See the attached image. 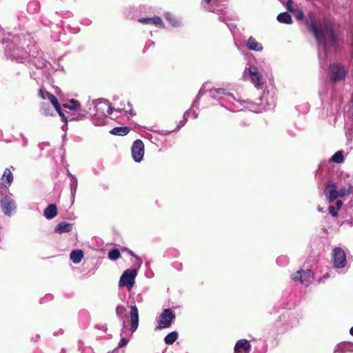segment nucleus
<instances>
[{
  "label": "nucleus",
  "instance_id": "12",
  "mask_svg": "<svg viewBox=\"0 0 353 353\" xmlns=\"http://www.w3.org/2000/svg\"><path fill=\"white\" fill-rule=\"evenodd\" d=\"M1 205L4 214L9 216L11 215V211L16 207L14 200L9 196H5L1 199Z\"/></svg>",
  "mask_w": 353,
  "mask_h": 353
},
{
  "label": "nucleus",
  "instance_id": "21",
  "mask_svg": "<svg viewBox=\"0 0 353 353\" xmlns=\"http://www.w3.org/2000/svg\"><path fill=\"white\" fill-rule=\"evenodd\" d=\"M276 19L280 23H285V24L292 23V17L287 12H281V13L279 14Z\"/></svg>",
  "mask_w": 353,
  "mask_h": 353
},
{
  "label": "nucleus",
  "instance_id": "54",
  "mask_svg": "<svg viewBox=\"0 0 353 353\" xmlns=\"http://www.w3.org/2000/svg\"><path fill=\"white\" fill-rule=\"evenodd\" d=\"M125 329V321H123V330H122V332H123V330Z\"/></svg>",
  "mask_w": 353,
  "mask_h": 353
},
{
  "label": "nucleus",
  "instance_id": "3",
  "mask_svg": "<svg viewBox=\"0 0 353 353\" xmlns=\"http://www.w3.org/2000/svg\"><path fill=\"white\" fill-rule=\"evenodd\" d=\"M137 275L136 269H128L122 274L119 285L120 287H126L128 290H130L135 282V278Z\"/></svg>",
  "mask_w": 353,
  "mask_h": 353
},
{
  "label": "nucleus",
  "instance_id": "22",
  "mask_svg": "<svg viewBox=\"0 0 353 353\" xmlns=\"http://www.w3.org/2000/svg\"><path fill=\"white\" fill-rule=\"evenodd\" d=\"M130 129L128 127H115L110 130V133L118 136H124L128 134Z\"/></svg>",
  "mask_w": 353,
  "mask_h": 353
},
{
  "label": "nucleus",
  "instance_id": "9",
  "mask_svg": "<svg viewBox=\"0 0 353 353\" xmlns=\"http://www.w3.org/2000/svg\"><path fill=\"white\" fill-rule=\"evenodd\" d=\"M331 79L333 81H338L343 79L347 71L343 65L339 63H333L330 66Z\"/></svg>",
  "mask_w": 353,
  "mask_h": 353
},
{
  "label": "nucleus",
  "instance_id": "48",
  "mask_svg": "<svg viewBox=\"0 0 353 353\" xmlns=\"http://www.w3.org/2000/svg\"><path fill=\"white\" fill-rule=\"evenodd\" d=\"M31 6H37V2H31L28 4V9L30 8Z\"/></svg>",
  "mask_w": 353,
  "mask_h": 353
},
{
  "label": "nucleus",
  "instance_id": "14",
  "mask_svg": "<svg viewBox=\"0 0 353 353\" xmlns=\"http://www.w3.org/2000/svg\"><path fill=\"white\" fill-rule=\"evenodd\" d=\"M131 330L135 332L139 325V312L136 305L130 306Z\"/></svg>",
  "mask_w": 353,
  "mask_h": 353
},
{
  "label": "nucleus",
  "instance_id": "53",
  "mask_svg": "<svg viewBox=\"0 0 353 353\" xmlns=\"http://www.w3.org/2000/svg\"><path fill=\"white\" fill-rule=\"evenodd\" d=\"M219 19H220V20H221V21H224V22H225V18H224V17H221Z\"/></svg>",
  "mask_w": 353,
  "mask_h": 353
},
{
  "label": "nucleus",
  "instance_id": "49",
  "mask_svg": "<svg viewBox=\"0 0 353 353\" xmlns=\"http://www.w3.org/2000/svg\"><path fill=\"white\" fill-rule=\"evenodd\" d=\"M228 27L229 28V29L232 31V30L233 28H236V26L234 25L233 23H231V24H227Z\"/></svg>",
  "mask_w": 353,
  "mask_h": 353
},
{
  "label": "nucleus",
  "instance_id": "52",
  "mask_svg": "<svg viewBox=\"0 0 353 353\" xmlns=\"http://www.w3.org/2000/svg\"><path fill=\"white\" fill-rule=\"evenodd\" d=\"M350 334L353 336V326L350 330Z\"/></svg>",
  "mask_w": 353,
  "mask_h": 353
},
{
  "label": "nucleus",
  "instance_id": "37",
  "mask_svg": "<svg viewBox=\"0 0 353 353\" xmlns=\"http://www.w3.org/2000/svg\"><path fill=\"white\" fill-rule=\"evenodd\" d=\"M152 24L159 26V27H163V22L161 17H154L152 18Z\"/></svg>",
  "mask_w": 353,
  "mask_h": 353
},
{
  "label": "nucleus",
  "instance_id": "23",
  "mask_svg": "<svg viewBox=\"0 0 353 353\" xmlns=\"http://www.w3.org/2000/svg\"><path fill=\"white\" fill-rule=\"evenodd\" d=\"M2 179L6 180L7 185H5L6 187L10 186L13 181V175L12 173L9 168H6L3 172L2 176Z\"/></svg>",
  "mask_w": 353,
  "mask_h": 353
},
{
  "label": "nucleus",
  "instance_id": "43",
  "mask_svg": "<svg viewBox=\"0 0 353 353\" xmlns=\"http://www.w3.org/2000/svg\"><path fill=\"white\" fill-rule=\"evenodd\" d=\"M87 114H88V112L86 111H84L83 113H79L77 116L72 117L70 119V120H75V119L80 120V119L85 117Z\"/></svg>",
  "mask_w": 353,
  "mask_h": 353
},
{
  "label": "nucleus",
  "instance_id": "11",
  "mask_svg": "<svg viewBox=\"0 0 353 353\" xmlns=\"http://www.w3.org/2000/svg\"><path fill=\"white\" fill-rule=\"evenodd\" d=\"M324 194L329 203L333 202L339 197L337 186L333 181H329L324 190Z\"/></svg>",
  "mask_w": 353,
  "mask_h": 353
},
{
  "label": "nucleus",
  "instance_id": "38",
  "mask_svg": "<svg viewBox=\"0 0 353 353\" xmlns=\"http://www.w3.org/2000/svg\"><path fill=\"white\" fill-rule=\"evenodd\" d=\"M191 109L189 110H187L184 114H183V120L180 121V124L178 125V128H180L181 126H183L185 125V123H186L187 120H188V116L190 115V112H191Z\"/></svg>",
  "mask_w": 353,
  "mask_h": 353
},
{
  "label": "nucleus",
  "instance_id": "10",
  "mask_svg": "<svg viewBox=\"0 0 353 353\" xmlns=\"http://www.w3.org/2000/svg\"><path fill=\"white\" fill-rule=\"evenodd\" d=\"M132 156L134 161L140 162L142 161L144 154V145L141 140H136L132 147Z\"/></svg>",
  "mask_w": 353,
  "mask_h": 353
},
{
  "label": "nucleus",
  "instance_id": "13",
  "mask_svg": "<svg viewBox=\"0 0 353 353\" xmlns=\"http://www.w3.org/2000/svg\"><path fill=\"white\" fill-rule=\"evenodd\" d=\"M251 346L246 339L239 340L234 346V353H249Z\"/></svg>",
  "mask_w": 353,
  "mask_h": 353
},
{
  "label": "nucleus",
  "instance_id": "4",
  "mask_svg": "<svg viewBox=\"0 0 353 353\" xmlns=\"http://www.w3.org/2000/svg\"><path fill=\"white\" fill-rule=\"evenodd\" d=\"M243 78L249 79L256 88H261L263 84V78L259 72L257 68L254 66L246 68L243 72Z\"/></svg>",
  "mask_w": 353,
  "mask_h": 353
},
{
  "label": "nucleus",
  "instance_id": "1",
  "mask_svg": "<svg viewBox=\"0 0 353 353\" xmlns=\"http://www.w3.org/2000/svg\"><path fill=\"white\" fill-rule=\"evenodd\" d=\"M309 28L318 42L320 64L323 67L322 59L327 57L331 48H336L337 39L333 28L325 23H316L312 21L309 23Z\"/></svg>",
  "mask_w": 353,
  "mask_h": 353
},
{
  "label": "nucleus",
  "instance_id": "41",
  "mask_svg": "<svg viewBox=\"0 0 353 353\" xmlns=\"http://www.w3.org/2000/svg\"><path fill=\"white\" fill-rule=\"evenodd\" d=\"M205 92L204 90H203V88H202L199 94H197L196 97V99L194 101L192 105V108H194L195 107L196 105H197V103H198V101L199 99V98L203 94V93Z\"/></svg>",
  "mask_w": 353,
  "mask_h": 353
},
{
  "label": "nucleus",
  "instance_id": "45",
  "mask_svg": "<svg viewBox=\"0 0 353 353\" xmlns=\"http://www.w3.org/2000/svg\"><path fill=\"white\" fill-rule=\"evenodd\" d=\"M129 252V254H130V255H132V256H134V257L136 258V260H137V262H136V263H137L138 264V265L140 267V266L141 265V264H142V261H141V259L139 257H138L137 256H135L134 253L132 251L129 250V252Z\"/></svg>",
  "mask_w": 353,
  "mask_h": 353
},
{
  "label": "nucleus",
  "instance_id": "33",
  "mask_svg": "<svg viewBox=\"0 0 353 353\" xmlns=\"http://www.w3.org/2000/svg\"><path fill=\"white\" fill-rule=\"evenodd\" d=\"M63 107L68 108L70 110H77L78 108L79 107V103L74 99H72L70 101V104L65 103V104H63Z\"/></svg>",
  "mask_w": 353,
  "mask_h": 353
},
{
  "label": "nucleus",
  "instance_id": "5",
  "mask_svg": "<svg viewBox=\"0 0 353 353\" xmlns=\"http://www.w3.org/2000/svg\"><path fill=\"white\" fill-rule=\"evenodd\" d=\"M175 319L174 313L170 308L163 310L157 321V329H164L169 327Z\"/></svg>",
  "mask_w": 353,
  "mask_h": 353
},
{
  "label": "nucleus",
  "instance_id": "47",
  "mask_svg": "<svg viewBox=\"0 0 353 353\" xmlns=\"http://www.w3.org/2000/svg\"><path fill=\"white\" fill-rule=\"evenodd\" d=\"M334 353H344L343 350L341 347L337 346L334 352Z\"/></svg>",
  "mask_w": 353,
  "mask_h": 353
},
{
  "label": "nucleus",
  "instance_id": "50",
  "mask_svg": "<svg viewBox=\"0 0 353 353\" xmlns=\"http://www.w3.org/2000/svg\"><path fill=\"white\" fill-rule=\"evenodd\" d=\"M292 0H288V8H291V7L290 6V4H292Z\"/></svg>",
  "mask_w": 353,
  "mask_h": 353
},
{
  "label": "nucleus",
  "instance_id": "34",
  "mask_svg": "<svg viewBox=\"0 0 353 353\" xmlns=\"http://www.w3.org/2000/svg\"><path fill=\"white\" fill-rule=\"evenodd\" d=\"M288 10L290 12H296V18L297 20H302L304 18V13L301 9H293L292 8H288Z\"/></svg>",
  "mask_w": 353,
  "mask_h": 353
},
{
  "label": "nucleus",
  "instance_id": "6",
  "mask_svg": "<svg viewBox=\"0 0 353 353\" xmlns=\"http://www.w3.org/2000/svg\"><path fill=\"white\" fill-rule=\"evenodd\" d=\"M291 279L294 282H299L301 284L307 286L314 280V273L311 270H299L292 275Z\"/></svg>",
  "mask_w": 353,
  "mask_h": 353
},
{
  "label": "nucleus",
  "instance_id": "29",
  "mask_svg": "<svg viewBox=\"0 0 353 353\" xmlns=\"http://www.w3.org/2000/svg\"><path fill=\"white\" fill-rule=\"evenodd\" d=\"M32 62L34 63V65L37 68H43L46 66L47 65V61L45 60L43 58H34L33 60H32Z\"/></svg>",
  "mask_w": 353,
  "mask_h": 353
},
{
  "label": "nucleus",
  "instance_id": "26",
  "mask_svg": "<svg viewBox=\"0 0 353 353\" xmlns=\"http://www.w3.org/2000/svg\"><path fill=\"white\" fill-rule=\"evenodd\" d=\"M353 187L351 184H349L347 188L341 187L338 190L339 197H344L346 195L350 194L352 192Z\"/></svg>",
  "mask_w": 353,
  "mask_h": 353
},
{
  "label": "nucleus",
  "instance_id": "28",
  "mask_svg": "<svg viewBox=\"0 0 353 353\" xmlns=\"http://www.w3.org/2000/svg\"><path fill=\"white\" fill-rule=\"evenodd\" d=\"M106 117H102L94 114L92 117V122L95 125H103L105 123Z\"/></svg>",
  "mask_w": 353,
  "mask_h": 353
},
{
  "label": "nucleus",
  "instance_id": "19",
  "mask_svg": "<svg viewBox=\"0 0 353 353\" xmlns=\"http://www.w3.org/2000/svg\"><path fill=\"white\" fill-rule=\"evenodd\" d=\"M68 176L70 177V191H71V196L72 201L74 199L75 194L77 190L78 181L77 177L70 173H68Z\"/></svg>",
  "mask_w": 353,
  "mask_h": 353
},
{
  "label": "nucleus",
  "instance_id": "42",
  "mask_svg": "<svg viewBox=\"0 0 353 353\" xmlns=\"http://www.w3.org/2000/svg\"><path fill=\"white\" fill-rule=\"evenodd\" d=\"M128 341H129V339H126L125 337L122 336L120 339L118 346L119 347H123L128 344Z\"/></svg>",
  "mask_w": 353,
  "mask_h": 353
},
{
  "label": "nucleus",
  "instance_id": "27",
  "mask_svg": "<svg viewBox=\"0 0 353 353\" xmlns=\"http://www.w3.org/2000/svg\"><path fill=\"white\" fill-rule=\"evenodd\" d=\"M343 152L342 150L337 151L331 158V161L336 163H341L343 161Z\"/></svg>",
  "mask_w": 353,
  "mask_h": 353
},
{
  "label": "nucleus",
  "instance_id": "35",
  "mask_svg": "<svg viewBox=\"0 0 353 353\" xmlns=\"http://www.w3.org/2000/svg\"><path fill=\"white\" fill-rule=\"evenodd\" d=\"M164 16L172 26H177L179 25V23L170 13L166 12Z\"/></svg>",
  "mask_w": 353,
  "mask_h": 353
},
{
  "label": "nucleus",
  "instance_id": "17",
  "mask_svg": "<svg viewBox=\"0 0 353 353\" xmlns=\"http://www.w3.org/2000/svg\"><path fill=\"white\" fill-rule=\"evenodd\" d=\"M57 214V206L54 204L49 205L44 210L43 215L47 219H52Z\"/></svg>",
  "mask_w": 353,
  "mask_h": 353
},
{
  "label": "nucleus",
  "instance_id": "46",
  "mask_svg": "<svg viewBox=\"0 0 353 353\" xmlns=\"http://www.w3.org/2000/svg\"><path fill=\"white\" fill-rule=\"evenodd\" d=\"M342 205H343V202L341 200L336 201V205H335L336 209L339 210V209H341Z\"/></svg>",
  "mask_w": 353,
  "mask_h": 353
},
{
  "label": "nucleus",
  "instance_id": "16",
  "mask_svg": "<svg viewBox=\"0 0 353 353\" xmlns=\"http://www.w3.org/2000/svg\"><path fill=\"white\" fill-rule=\"evenodd\" d=\"M48 99L51 102L52 105L54 106L57 112L59 113V116L61 117L65 121H67L68 119L65 117L64 114L63 113L57 99L52 94L51 95H50Z\"/></svg>",
  "mask_w": 353,
  "mask_h": 353
},
{
  "label": "nucleus",
  "instance_id": "25",
  "mask_svg": "<svg viewBox=\"0 0 353 353\" xmlns=\"http://www.w3.org/2000/svg\"><path fill=\"white\" fill-rule=\"evenodd\" d=\"M178 333L176 332H172L165 336L164 342L167 345H172L176 341Z\"/></svg>",
  "mask_w": 353,
  "mask_h": 353
},
{
  "label": "nucleus",
  "instance_id": "24",
  "mask_svg": "<svg viewBox=\"0 0 353 353\" xmlns=\"http://www.w3.org/2000/svg\"><path fill=\"white\" fill-rule=\"evenodd\" d=\"M210 96L212 99H216V95L218 94H225V95H232L230 93H227L226 90L223 88H214L210 89L209 90Z\"/></svg>",
  "mask_w": 353,
  "mask_h": 353
},
{
  "label": "nucleus",
  "instance_id": "44",
  "mask_svg": "<svg viewBox=\"0 0 353 353\" xmlns=\"http://www.w3.org/2000/svg\"><path fill=\"white\" fill-rule=\"evenodd\" d=\"M139 22L144 24H150L152 23V18L145 17L139 19Z\"/></svg>",
  "mask_w": 353,
  "mask_h": 353
},
{
  "label": "nucleus",
  "instance_id": "40",
  "mask_svg": "<svg viewBox=\"0 0 353 353\" xmlns=\"http://www.w3.org/2000/svg\"><path fill=\"white\" fill-rule=\"evenodd\" d=\"M52 94L47 92V91H45V90H39V95L41 98H42L43 99H48L50 97V95H51Z\"/></svg>",
  "mask_w": 353,
  "mask_h": 353
},
{
  "label": "nucleus",
  "instance_id": "32",
  "mask_svg": "<svg viewBox=\"0 0 353 353\" xmlns=\"http://www.w3.org/2000/svg\"><path fill=\"white\" fill-rule=\"evenodd\" d=\"M41 112L44 116L52 115V112L50 105L46 103L42 104Z\"/></svg>",
  "mask_w": 353,
  "mask_h": 353
},
{
  "label": "nucleus",
  "instance_id": "55",
  "mask_svg": "<svg viewBox=\"0 0 353 353\" xmlns=\"http://www.w3.org/2000/svg\"><path fill=\"white\" fill-rule=\"evenodd\" d=\"M318 210L319 212H323V208H321V207H319Z\"/></svg>",
  "mask_w": 353,
  "mask_h": 353
},
{
  "label": "nucleus",
  "instance_id": "20",
  "mask_svg": "<svg viewBox=\"0 0 353 353\" xmlns=\"http://www.w3.org/2000/svg\"><path fill=\"white\" fill-rule=\"evenodd\" d=\"M70 257L74 263H79L83 257V252L81 250H72L70 252Z\"/></svg>",
  "mask_w": 353,
  "mask_h": 353
},
{
  "label": "nucleus",
  "instance_id": "18",
  "mask_svg": "<svg viewBox=\"0 0 353 353\" xmlns=\"http://www.w3.org/2000/svg\"><path fill=\"white\" fill-rule=\"evenodd\" d=\"M72 230V224L67 222L59 223L54 229L56 232L59 234L69 232Z\"/></svg>",
  "mask_w": 353,
  "mask_h": 353
},
{
  "label": "nucleus",
  "instance_id": "15",
  "mask_svg": "<svg viewBox=\"0 0 353 353\" xmlns=\"http://www.w3.org/2000/svg\"><path fill=\"white\" fill-rule=\"evenodd\" d=\"M247 48L250 50L261 52L263 50L262 45L256 41L253 37H250L246 43Z\"/></svg>",
  "mask_w": 353,
  "mask_h": 353
},
{
  "label": "nucleus",
  "instance_id": "30",
  "mask_svg": "<svg viewBox=\"0 0 353 353\" xmlns=\"http://www.w3.org/2000/svg\"><path fill=\"white\" fill-rule=\"evenodd\" d=\"M125 307L123 305H118L116 308L117 316L121 319H123L124 318H125Z\"/></svg>",
  "mask_w": 353,
  "mask_h": 353
},
{
  "label": "nucleus",
  "instance_id": "57",
  "mask_svg": "<svg viewBox=\"0 0 353 353\" xmlns=\"http://www.w3.org/2000/svg\"><path fill=\"white\" fill-rule=\"evenodd\" d=\"M130 115H134V114L132 111H130Z\"/></svg>",
  "mask_w": 353,
  "mask_h": 353
},
{
  "label": "nucleus",
  "instance_id": "36",
  "mask_svg": "<svg viewBox=\"0 0 353 353\" xmlns=\"http://www.w3.org/2000/svg\"><path fill=\"white\" fill-rule=\"evenodd\" d=\"M276 263L280 266H284L288 263V258L286 256H280L277 258Z\"/></svg>",
  "mask_w": 353,
  "mask_h": 353
},
{
  "label": "nucleus",
  "instance_id": "8",
  "mask_svg": "<svg viewBox=\"0 0 353 353\" xmlns=\"http://www.w3.org/2000/svg\"><path fill=\"white\" fill-rule=\"evenodd\" d=\"M333 265L335 268H342L346 265V254L341 248H334L332 250Z\"/></svg>",
  "mask_w": 353,
  "mask_h": 353
},
{
  "label": "nucleus",
  "instance_id": "31",
  "mask_svg": "<svg viewBox=\"0 0 353 353\" xmlns=\"http://www.w3.org/2000/svg\"><path fill=\"white\" fill-rule=\"evenodd\" d=\"M121 256L120 251L115 248L108 252V257L111 260H117Z\"/></svg>",
  "mask_w": 353,
  "mask_h": 353
},
{
  "label": "nucleus",
  "instance_id": "39",
  "mask_svg": "<svg viewBox=\"0 0 353 353\" xmlns=\"http://www.w3.org/2000/svg\"><path fill=\"white\" fill-rule=\"evenodd\" d=\"M329 213L333 216L336 217L339 214V210L336 209L335 206L330 205L328 208Z\"/></svg>",
  "mask_w": 353,
  "mask_h": 353
},
{
  "label": "nucleus",
  "instance_id": "56",
  "mask_svg": "<svg viewBox=\"0 0 353 353\" xmlns=\"http://www.w3.org/2000/svg\"><path fill=\"white\" fill-rule=\"evenodd\" d=\"M204 1L206 3H210V2L211 1V0H204Z\"/></svg>",
  "mask_w": 353,
  "mask_h": 353
},
{
  "label": "nucleus",
  "instance_id": "51",
  "mask_svg": "<svg viewBox=\"0 0 353 353\" xmlns=\"http://www.w3.org/2000/svg\"><path fill=\"white\" fill-rule=\"evenodd\" d=\"M193 117H194V119L197 118V114L196 113V112L194 110H193Z\"/></svg>",
  "mask_w": 353,
  "mask_h": 353
},
{
  "label": "nucleus",
  "instance_id": "7",
  "mask_svg": "<svg viewBox=\"0 0 353 353\" xmlns=\"http://www.w3.org/2000/svg\"><path fill=\"white\" fill-rule=\"evenodd\" d=\"M93 103L94 104L95 114H97V115L107 117L108 114H112L113 111L108 101L103 99L93 101Z\"/></svg>",
  "mask_w": 353,
  "mask_h": 353
},
{
  "label": "nucleus",
  "instance_id": "2",
  "mask_svg": "<svg viewBox=\"0 0 353 353\" xmlns=\"http://www.w3.org/2000/svg\"><path fill=\"white\" fill-rule=\"evenodd\" d=\"M3 35V33L0 28V42L5 43L4 39L2 38ZM6 43L7 44L5 48V54L8 59L19 63H22L26 59L28 55L23 48L19 46L21 39L19 36L13 37L10 41H6Z\"/></svg>",
  "mask_w": 353,
  "mask_h": 353
}]
</instances>
